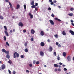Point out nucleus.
<instances>
[{
  "label": "nucleus",
  "instance_id": "1",
  "mask_svg": "<svg viewBox=\"0 0 74 74\" xmlns=\"http://www.w3.org/2000/svg\"><path fill=\"white\" fill-rule=\"evenodd\" d=\"M4 28L5 29L4 33H5L6 35L7 36H8L9 35H8V33L7 32V27L5 26H4Z\"/></svg>",
  "mask_w": 74,
  "mask_h": 74
},
{
  "label": "nucleus",
  "instance_id": "2",
  "mask_svg": "<svg viewBox=\"0 0 74 74\" xmlns=\"http://www.w3.org/2000/svg\"><path fill=\"white\" fill-rule=\"evenodd\" d=\"M13 53V57L14 58H16H16H18V57L19 56V53H17V52H14Z\"/></svg>",
  "mask_w": 74,
  "mask_h": 74
},
{
  "label": "nucleus",
  "instance_id": "3",
  "mask_svg": "<svg viewBox=\"0 0 74 74\" xmlns=\"http://www.w3.org/2000/svg\"><path fill=\"white\" fill-rule=\"evenodd\" d=\"M2 52L3 53H7V54H8V53H9V51H7L4 49H2Z\"/></svg>",
  "mask_w": 74,
  "mask_h": 74
},
{
  "label": "nucleus",
  "instance_id": "4",
  "mask_svg": "<svg viewBox=\"0 0 74 74\" xmlns=\"http://www.w3.org/2000/svg\"><path fill=\"white\" fill-rule=\"evenodd\" d=\"M9 4V5L10 6V7L12 8V11H13L14 9H13V8L12 7V4H11V3H10V2H8Z\"/></svg>",
  "mask_w": 74,
  "mask_h": 74
},
{
  "label": "nucleus",
  "instance_id": "5",
  "mask_svg": "<svg viewBox=\"0 0 74 74\" xmlns=\"http://www.w3.org/2000/svg\"><path fill=\"white\" fill-rule=\"evenodd\" d=\"M18 26H21V27H22L23 26V24L22 23V22H20L18 23Z\"/></svg>",
  "mask_w": 74,
  "mask_h": 74
},
{
  "label": "nucleus",
  "instance_id": "6",
  "mask_svg": "<svg viewBox=\"0 0 74 74\" xmlns=\"http://www.w3.org/2000/svg\"><path fill=\"white\" fill-rule=\"evenodd\" d=\"M69 33H70L71 34V35H72V36L74 35V31L71 30H69Z\"/></svg>",
  "mask_w": 74,
  "mask_h": 74
},
{
  "label": "nucleus",
  "instance_id": "7",
  "mask_svg": "<svg viewBox=\"0 0 74 74\" xmlns=\"http://www.w3.org/2000/svg\"><path fill=\"white\" fill-rule=\"evenodd\" d=\"M49 22H50L51 24L52 25H54V22L52 20H50L49 21Z\"/></svg>",
  "mask_w": 74,
  "mask_h": 74
},
{
  "label": "nucleus",
  "instance_id": "8",
  "mask_svg": "<svg viewBox=\"0 0 74 74\" xmlns=\"http://www.w3.org/2000/svg\"><path fill=\"white\" fill-rule=\"evenodd\" d=\"M28 15L30 16V19H33V15L31 13H29Z\"/></svg>",
  "mask_w": 74,
  "mask_h": 74
},
{
  "label": "nucleus",
  "instance_id": "9",
  "mask_svg": "<svg viewBox=\"0 0 74 74\" xmlns=\"http://www.w3.org/2000/svg\"><path fill=\"white\" fill-rule=\"evenodd\" d=\"M31 33L32 34H34L35 33V31L33 29H32L31 30Z\"/></svg>",
  "mask_w": 74,
  "mask_h": 74
},
{
  "label": "nucleus",
  "instance_id": "10",
  "mask_svg": "<svg viewBox=\"0 0 74 74\" xmlns=\"http://www.w3.org/2000/svg\"><path fill=\"white\" fill-rule=\"evenodd\" d=\"M40 55L42 56H43L44 55V53L43 52L41 51L40 52Z\"/></svg>",
  "mask_w": 74,
  "mask_h": 74
},
{
  "label": "nucleus",
  "instance_id": "11",
  "mask_svg": "<svg viewBox=\"0 0 74 74\" xmlns=\"http://www.w3.org/2000/svg\"><path fill=\"white\" fill-rule=\"evenodd\" d=\"M1 68L2 70H4L5 69V64H3L1 65Z\"/></svg>",
  "mask_w": 74,
  "mask_h": 74
},
{
  "label": "nucleus",
  "instance_id": "12",
  "mask_svg": "<svg viewBox=\"0 0 74 74\" xmlns=\"http://www.w3.org/2000/svg\"><path fill=\"white\" fill-rule=\"evenodd\" d=\"M49 51H50V52H51V51H52V50H53V49L52 47L50 46L49 48Z\"/></svg>",
  "mask_w": 74,
  "mask_h": 74
},
{
  "label": "nucleus",
  "instance_id": "13",
  "mask_svg": "<svg viewBox=\"0 0 74 74\" xmlns=\"http://www.w3.org/2000/svg\"><path fill=\"white\" fill-rule=\"evenodd\" d=\"M40 45L42 46V47H44L45 45V44L44 42H41L40 43Z\"/></svg>",
  "mask_w": 74,
  "mask_h": 74
},
{
  "label": "nucleus",
  "instance_id": "14",
  "mask_svg": "<svg viewBox=\"0 0 74 74\" xmlns=\"http://www.w3.org/2000/svg\"><path fill=\"white\" fill-rule=\"evenodd\" d=\"M67 59L68 60V61H70L71 60V57H70V56H68Z\"/></svg>",
  "mask_w": 74,
  "mask_h": 74
},
{
  "label": "nucleus",
  "instance_id": "15",
  "mask_svg": "<svg viewBox=\"0 0 74 74\" xmlns=\"http://www.w3.org/2000/svg\"><path fill=\"white\" fill-rule=\"evenodd\" d=\"M40 35L41 36H44V32L43 31H41L40 32Z\"/></svg>",
  "mask_w": 74,
  "mask_h": 74
},
{
  "label": "nucleus",
  "instance_id": "16",
  "mask_svg": "<svg viewBox=\"0 0 74 74\" xmlns=\"http://www.w3.org/2000/svg\"><path fill=\"white\" fill-rule=\"evenodd\" d=\"M62 33L63 35L64 36H65V35H66V33L65 32V31H63L62 32Z\"/></svg>",
  "mask_w": 74,
  "mask_h": 74
},
{
  "label": "nucleus",
  "instance_id": "17",
  "mask_svg": "<svg viewBox=\"0 0 74 74\" xmlns=\"http://www.w3.org/2000/svg\"><path fill=\"white\" fill-rule=\"evenodd\" d=\"M20 8V5L19 4H17L16 6V9H19Z\"/></svg>",
  "mask_w": 74,
  "mask_h": 74
},
{
  "label": "nucleus",
  "instance_id": "18",
  "mask_svg": "<svg viewBox=\"0 0 74 74\" xmlns=\"http://www.w3.org/2000/svg\"><path fill=\"white\" fill-rule=\"evenodd\" d=\"M24 51L25 52H28L29 51V50H28L26 48L25 49Z\"/></svg>",
  "mask_w": 74,
  "mask_h": 74
},
{
  "label": "nucleus",
  "instance_id": "19",
  "mask_svg": "<svg viewBox=\"0 0 74 74\" xmlns=\"http://www.w3.org/2000/svg\"><path fill=\"white\" fill-rule=\"evenodd\" d=\"M8 63L10 64H12V61L10 60H9V61H8Z\"/></svg>",
  "mask_w": 74,
  "mask_h": 74
},
{
  "label": "nucleus",
  "instance_id": "20",
  "mask_svg": "<svg viewBox=\"0 0 74 74\" xmlns=\"http://www.w3.org/2000/svg\"><path fill=\"white\" fill-rule=\"evenodd\" d=\"M68 15H69L70 16H72L73 15V14L72 13H70L68 14Z\"/></svg>",
  "mask_w": 74,
  "mask_h": 74
},
{
  "label": "nucleus",
  "instance_id": "21",
  "mask_svg": "<svg viewBox=\"0 0 74 74\" xmlns=\"http://www.w3.org/2000/svg\"><path fill=\"white\" fill-rule=\"evenodd\" d=\"M54 66L55 67H58V64H54Z\"/></svg>",
  "mask_w": 74,
  "mask_h": 74
},
{
  "label": "nucleus",
  "instance_id": "22",
  "mask_svg": "<svg viewBox=\"0 0 74 74\" xmlns=\"http://www.w3.org/2000/svg\"><path fill=\"white\" fill-rule=\"evenodd\" d=\"M6 57L7 58H8V59H10V56H9L8 54H7L6 55Z\"/></svg>",
  "mask_w": 74,
  "mask_h": 74
},
{
  "label": "nucleus",
  "instance_id": "23",
  "mask_svg": "<svg viewBox=\"0 0 74 74\" xmlns=\"http://www.w3.org/2000/svg\"><path fill=\"white\" fill-rule=\"evenodd\" d=\"M34 0H32V2L31 3V4L32 5H34Z\"/></svg>",
  "mask_w": 74,
  "mask_h": 74
},
{
  "label": "nucleus",
  "instance_id": "24",
  "mask_svg": "<svg viewBox=\"0 0 74 74\" xmlns=\"http://www.w3.org/2000/svg\"><path fill=\"white\" fill-rule=\"evenodd\" d=\"M63 56H66V53L65 52H63Z\"/></svg>",
  "mask_w": 74,
  "mask_h": 74
},
{
  "label": "nucleus",
  "instance_id": "25",
  "mask_svg": "<svg viewBox=\"0 0 74 74\" xmlns=\"http://www.w3.org/2000/svg\"><path fill=\"white\" fill-rule=\"evenodd\" d=\"M60 58L59 57V56L58 55L57 57V60H60Z\"/></svg>",
  "mask_w": 74,
  "mask_h": 74
},
{
  "label": "nucleus",
  "instance_id": "26",
  "mask_svg": "<svg viewBox=\"0 0 74 74\" xmlns=\"http://www.w3.org/2000/svg\"><path fill=\"white\" fill-rule=\"evenodd\" d=\"M54 37L56 38H58V35L57 34H55L54 35Z\"/></svg>",
  "mask_w": 74,
  "mask_h": 74
},
{
  "label": "nucleus",
  "instance_id": "27",
  "mask_svg": "<svg viewBox=\"0 0 74 74\" xmlns=\"http://www.w3.org/2000/svg\"><path fill=\"white\" fill-rule=\"evenodd\" d=\"M6 45H7L8 46V47H9V46H10V45L9 44V43H8V42H6Z\"/></svg>",
  "mask_w": 74,
  "mask_h": 74
},
{
  "label": "nucleus",
  "instance_id": "28",
  "mask_svg": "<svg viewBox=\"0 0 74 74\" xmlns=\"http://www.w3.org/2000/svg\"><path fill=\"white\" fill-rule=\"evenodd\" d=\"M32 8H36V6L35 5H33L32 6Z\"/></svg>",
  "mask_w": 74,
  "mask_h": 74
},
{
  "label": "nucleus",
  "instance_id": "29",
  "mask_svg": "<svg viewBox=\"0 0 74 74\" xmlns=\"http://www.w3.org/2000/svg\"><path fill=\"white\" fill-rule=\"evenodd\" d=\"M24 45H25V47H27V42H25L24 44Z\"/></svg>",
  "mask_w": 74,
  "mask_h": 74
},
{
  "label": "nucleus",
  "instance_id": "30",
  "mask_svg": "<svg viewBox=\"0 0 74 74\" xmlns=\"http://www.w3.org/2000/svg\"><path fill=\"white\" fill-rule=\"evenodd\" d=\"M74 8H72L70 9V11H74Z\"/></svg>",
  "mask_w": 74,
  "mask_h": 74
},
{
  "label": "nucleus",
  "instance_id": "31",
  "mask_svg": "<svg viewBox=\"0 0 74 74\" xmlns=\"http://www.w3.org/2000/svg\"><path fill=\"white\" fill-rule=\"evenodd\" d=\"M36 64H40V62L39 61H37L36 62Z\"/></svg>",
  "mask_w": 74,
  "mask_h": 74
},
{
  "label": "nucleus",
  "instance_id": "32",
  "mask_svg": "<svg viewBox=\"0 0 74 74\" xmlns=\"http://www.w3.org/2000/svg\"><path fill=\"white\" fill-rule=\"evenodd\" d=\"M0 18L1 19H3V17L2 16H0Z\"/></svg>",
  "mask_w": 74,
  "mask_h": 74
},
{
  "label": "nucleus",
  "instance_id": "33",
  "mask_svg": "<svg viewBox=\"0 0 74 74\" xmlns=\"http://www.w3.org/2000/svg\"><path fill=\"white\" fill-rule=\"evenodd\" d=\"M24 8L25 10H26V5H24Z\"/></svg>",
  "mask_w": 74,
  "mask_h": 74
},
{
  "label": "nucleus",
  "instance_id": "34",
  "mask_svg": "<svg viewBox=\"0 0 74 74\" xmlns=\"http://www.w3.org/2000/svg\"><path fill=\"white\" fill-rule=\"evenodd\" d=\"M29 66L30 67H32L33 66V65L32 64H29Z\"/></svg>",
  "mask_w": 74,
  "mask_h": 74
},
{
  "label": "nucleus",
  "instance_id": "35",
  "mask_svg": "<svg viewBox=\"0 0 74 74\" xmlns=\"http://www.w3.org/2000/svg\"><path fill=\"white\" fill-rule=\"evenodd\" d=\"M3 38L4 41H6V37H5V36H4Z\"/></svg>",
  "mask_w": 74,
  "mask_h": 74
},
{
  "label": "nucleus",
  "instance_id": "36",
  "mask_svg": "<svg viewBox=\"0 0 74 74\" xmlns=\"http://www.w3.org/2000/svg\"><path fill=\"white\" fill-rule=\"evenodd\" d=\"M36 60H34L33 61V64H36Z\"/></svg>",
  "mask_w": 74,
  "mask_h": 74
},
{
  "label": "nucleus",
  "instance_id": "37",
  "mask_svg": "<svg viewBox=\"0 0 74 74\" xmlns=\"http://www.w3.org/2000/svg\"><path fill=\"white\" fill-rule=\"evenodd\" d=\"M53 54L55 56H56V52H54Z\"/></svg>",
  "mask_w": 74,
  "mask_h": 74
},
{
  "label": "nucleus",
  "instance_id": "38",
  "mask_svg": "<svg viewBox=\"0 0 74 74\" xmlns=\"http://www.w3.org/2000/svg\"><path fill=\"white\" fill-rule=\"evenodd\" d=\"M13 74H16V72L15 71H13Z\"/></svg>",
  "mask_w": 74,
  "mask_h": 74
},
{
  "label": "nucleus",
  "instance_id": "39",
  "mask_svg": "<svg viewBox=\"0 0 74 74\" xmlns=\"http://www.w3.org/2000/svg\"><path fill=\"white\" fill-rule=\"evenodd\" d=\"M58 45V47H59V48H61V47H62V46L61 45H60L59 44Z\"/></svg>",
  "mask_w": 74,
  "mask_h": 74
},
{
  "label": "nucleus",
  "instance_id": "40",
  "mask_svg": "<svg viewBox=\"0 0 74 74\" xmlns=\"http://www.w3.org/2000/svg\"><path fill=\"white\" fill-rule=\"evenodd\" d=\"M64 71H67V69L66 68H64Z\"/></svg>",
  "mask_w": 74,
  "mask_h": 74
},
{
  "label": "nucleus",
  "instance_id": "41",
  "mask_svg": "<svg viewBox=\"0 0 74 74\" xmlns=\"http://www.w3.org/2000/svg\"><path fill=\"white\" fill-rule=\"evenodd\" d=\"M47 42H51V40L49 39H48L47 40Z\"/></svg>",
  "mask_w": 74,
  "mask_h": 74
},
{
  "label": "nucleus",
  "instance_id": "42",
  "mask_svg": "<svg viewBox=\"0 0 74 74\" xmlns=\"http://www.w3.org/2000/svg\"><path fill=\"white\" fill-rule=\"evenodd\" d=\"M48 10L49 11H50L51 10V8H48Z\"/></svg>",
  "mask_w": 74,
  "mask_h": 74
},
{
  "label": "nucleus",
  "instance_id": "43",
  "mask_svg": "<svg viewBox=\"0 0 74 74\" xmlns=\"http://www.w3.org/2000/svg\"><path fill=\"white\" fill-rule=\"evenodd\" d=\"M54 19L56 20V21H58V18L56 17L54 18Z\"/></svg>",
  "mask_w": 74,
  "mask_h": 74
},
{
  "label": "nucleus",
  "instance_id": "44",
  "mask_svg": "<svg viewBox=\"0 0 74 74\" xmlns=\"http://www.w3.org/2000/svg\"><path fill=\"white\" fill-rule=\"evenodd\" d=\"M26 73H29V72H30V71H29L28 70H26Z\"/></svg>",
  "mask_w": 74,
  "mask_h": 74
},
{
  "label": "nucleus",
  "instance_id": "45",
  "mask_svg": "<svg viewBox=\"0 0 74 74\" xmlns=\"http://www.w3.org/2000/svg\"><path fill=\"white\" fill-rule=\"evenodd\" d=\"M21 58H24V57H23V55H22L21 56Z\"/></svg>",
  "mask_w": 74,
  "mask_h": 74
},
{
  "label": "nucleus",
  "instance_id": "46",
  "mask_svg": "<svg viewBox=\"0 0 74 74\" xmlns=\"http://www.w3.org/2000/svg\"><path fill=\"white\" fill-rule=\"evenodd\" d=\"M5 1L6 3H8L9 1V0H5Z\"/></svg>",
  "mask_w": 74,
  "mask_h": 74
},
{
  "label": "nucleus",
  "instance_id": "47",
  "mask_svg": "<svg viewBox=\"0 0 74 74\" xmlns=\"http://www.w3.org/2000/svg\"><path fill=\"white\" fill-rule=\"evenodd\" d=\"M31 41H34V39H33V38H32L31 39Z\"/></svg>",
  "mask_w": 74,
  "mask_h": 74
},
{
  "label": "nucleus",
  "instance_id": "48",
  "mask_svg": "<svg viewBox=\"0 0 74 74\" xmlns=\"http://www.w3.org/2000/svg\"><path fill=\"white\" fill-rule=\"evenodd\" d=\"M38 5V3H35V7H36H36H37V6Z\"/></svg>",
  "mask_w": 74,
  "mask_h": 74
},
{
  "label": "nucleus",
  "instance_id": "49",
  "mask_svg": "<svg viewBox=\"0 0 74 74\" xmlns=\"http://www.w3.org/2000/svg\"><path fill=\"white\" fill-rule=\"evenodd\" d=\"M8 72H9V74H11V72L10 71V70H8Z\"/></svg>",
  "mask_w": 74,
  "mask_h": 74
},
{
  "label": "nucleus",
  "instance_id": "50",
  "mask_svg": "<svg viewBox=\"0 0 74 74\" xmlns=\"http://www.w3.org/2000/svg\"><path fill=\"white\" fill-rule=\"evenodd\" d=\"M58 71H61V69H58Z\"/></svg>",
  "mask_w": 74,
  "mask_h": 74
},
{
  "label": "nucleus",
  "instance_id": "51",
  "mask_svg": "<svg viewBox=\"0 0 74 74\" xmlns=\"http://www.w3.org/2000/svg\"><path fill=\"white\" fill-rule=\"evenodd\" d=\"M51 16H52V17H53V18H54V14H51Z\"/></svg>",
  "mask_w": 74,
  "mask_h": 74
},
{
  "label": "nucleus",
  "instance_id": "52",
  "mask_svg": "<svg viewBox=\"0 0 74 74\" xmlns=\"http://www.w3.org/2000/svg\"><path fill=\"white\" fill-rule=\"evenodd\" d=\"M58 22H61V20H60V19H58V20H57Z\"/></svg>",
  "mask_w": 74,
  "mask_h": 74
},
{
  "label": "nucleus",
  "instance_id": "53",
  "mask_svg": "<svg viewBox=\"0 0 74 74\" xmlns=\"http://www.w3.org/2000/svg\"><path fill=\"white\" fill-rule=\"evenodd\" d=\"M56 45H58L59 43L58 42H56Z\"/></svg>",
  "mask_w": 74,
  "mask_h": 74
},
{
  "label": "nucleus",
  "instance_id": "54",
  "mask_svg": "<svg viewBox=\"0 0 74 74\" xmlns=\"http://www.w3.org/2000/svg\"><path fill=\"white\" fill-rule=\"evenodd\" d=\"M23 33H25V32H26V30H23Z\"/></svg>",
  "mask_w": 74,
  "mask_h": 74
},
{
  "label": "nucleus",
  "instance_id": "55",
  "mask_svg": "<svg viewBox=\"0 0 74 74\" xmlns=\"http://www.w3.org/2000/svg\"><path fill=\"white\" fill-rule=\"evenodd\" d=\"M35 8V10H36V11H37V10H38V9L37 8Z\"/></svg>",
  "mask_w": 74,
  "mask_h": 74
},
{
  "label": "nucleus",
  "instance_id": "56",
  "mask_svg": "<svg viewBox=\"0 0 74 74\" xmlns=\"http://www.w3.org/2000/svg\"><path fill=\"white\" fill-rule=\"evenodd\" d=\"M71 25H72L73 26H74V24L73 23H71Z\"/></svg>",
  "mask_w": 74,
  "mask_h": 74
},
{
  "label": "nucleus",
  "instance_id": "57",
  "mask_svg": "<svg viewBox=\"0 0 74 74\" xmlns=\"http://www.w3.org/2000/svg\"><path fill=\"white\" fill-rule=\"evenodd\" d=\"M55 71H58V69H55Z\"/></svg>",
  "mask_w": 74,
  "mask_h": 74
},
{
  "label": "nucleus",
  "instance_id": "58",
  "mask_svg": "<svg viewBox=\"0 0 74 74\" xmlns=\"http://www.w3.org/2000/svg\"><path fill=\"white\" fill-rule=\"evenodd\" d=\"M50 4H51V5H53V2H51L50 3Z\"/></svg>",
  "mask_w": 74,
  "mask_h": 74
},
{
  "label": "nucleus",
  "instance_id": "59",
  "mask_svg": "<svg viewBox=\"0 0 74 74\" xmlns=\"http://www.w3.org/2000/svg\"><path fill=\"white\" fill-rule=\"evenodd\" d=\"M59 64L60 65H62V64L61 62H60L59 63Z\"/></svg>",
  "mask_w": 74,
  "mask_h": 74
},
{
  "label": "nucleus",
  "instance_id": "60",
  "mask_svg": "<svg viewBox=\"0 0 74 74\" xmlns=\"http://www.w3.org/2000/svg\"><path fill=\"white\" fill-rule=\"evenodd\" d=\"M49 2H52V0H49Z\"/></svg>",
  "mask_w": 74,
  "mask_h": 74
},
{
  "label": "nucleus",
  "instance_id": "61",
  "mask_svg": "<svg viewBox=\"0 0 74 74\" xmlns=\"http://www.w3.org/2000/svg\"><path fill=\"white\" fill-rule=\"evenodd\" d=\"M57 1H56V0H55L54 1H53V3H56Z\"/></svg>",
  "mask_w": 74,
  "mask_h": 74
},
{
  "label": "nucleus",
  "instance_id": "62",
  "mask_svg": "<svg viewBox=\"0 0 74 74\" xmlns=\"http://www.w3.org/2000/svg\"><path fill=\"white\" fill-rule=\"evenodd\" d=\"M71 22H74V21H73V20H71Z\"/></svg>",
  "mask_w": 74,
  "mask_h": 74
},
{
  "label": "nucleus",
  "instance_id": "63",
  "mask_svg": "<svg viewBox=\"0 0 74 74\" xmlns=\"http://www.w3.org/2000/svg\"><path fill=\"white\" fill-rule=\"evenodd\" d=\"M13 32H15V29H13Z\"/></svg>",
  "mask_w": 74,
  "mask_h": 74
},
{
  "label": "nucleus",
  "instance_id": "64",
  "mask_svg": "<svg viewBox=\"0 0 74 74\" xmlns=\"http://www.w3.org/2000/svg\"><path fill=\"white\" fill-rule=\"evenodd\" d=\"M10 33H12V30H11L10 31Z\"/></svg>",
  "mask_w": 74,
  "mask_h": 74
}]
</instances>
